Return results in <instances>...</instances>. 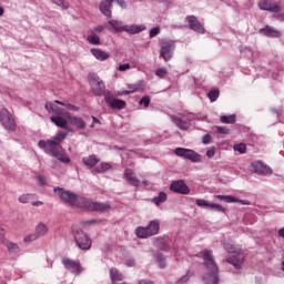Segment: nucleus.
Listing matches in <instances>:
<instances>
[{"instance_id":"nucleus-59","label":"nucleus","mask_w":284,"mask_h":284,"mask_svg":"<svg viewBox=\"0 0 284 284\" xmlns=\"http://www.w3.org/2000/svg\"><path fill=\"white\" fill-rule=\"evenodd\" d=\"M217 133L219 134H230V130L227 126H217Z\"/></svg>"},{"instance_id":"nucleus-38","label":"nucleus","mask_w":284,"mask_h":284,"mask_svg":"<svg viewBox=\"0 0 284 284\" xmlns=\"http://www.w3.org/2000/svg\"><path fill=\"white\" fill-rule=\"evenodd\" d=\"M197 207H203L204 210H212V202L203 200V199H197L195 201Z\"/></svg>"},{"instance_id":"nucleus-17","label":"nucleus","mask_w":284,"mask_h":284,"mask_svg":"<svg viewBox=\"0 0 284 284\" xmlns=\"http://www.w3.org/2000/svg\"><path fill=\"white\" fill-rule=\"evenodd\" d=\"M258 8H260V10H264L266 12H274L275 14L281 12V10H283L281 8V3L276 2V3L272 4V2H270V0L260 1Z\"/></svg>"},{"instance_id":"nucleus-6","label":"nucleus","mask_w":284,"mask_h":284,"mask_svg":"<svg viewBox=\"0 0 284 284\" xmlns=\"http://www.w3.org/2000/svg\"><path fill=\"white\" fill-rule=\"evenodd\" d=\"M161 230V223L159 220L150 221L146 227L139 226L135 230L138 239H150V236H156Z\"/></svg>"},{"instance_id":"nucleus-19","label":"nucleus","mask_w":284,"mask_h":284,"mask_svg":"<svg viewBox=\"0 0 284 284\" xmlns=\"http://www.w3.org/2000/svg\"><path fill=\"white\" fill-rule=\"evenodd\" d=\"M92 203H93L92 200L83 197L81 195H78V197L75 200V204L73 205V207H79L80 210H87V212H91L92 211Z\"/></svg>"},{"instance_id":"nucleus-13","label":"nucleus","mask_w":284,"mask_h":284,"mask_svg":"<svg viewBox=\"0 0 284 284\" xmlns=\"http://www.w3.org/2000/svg\"><path fill=\"white\" fill-rule=\"evenodd\" d=\"M104 101L111 110H125V108L128 105L125 100H121V99H116V98L112 99V92L106 93V98H104Z\"/></svg>"},{"instance_id":"nucleus-56","label":"nucleus","mask_w":284,"mask_h":284,"mask_svg":"<svg viewBox=\"0 0 284 284\" xmlns=\"http://www.w3.org/2000/svg\"><path fill=\"white\" fill-rule=\"evenodd\" d=\"M36 179H37L39 185H40L41 187H44V185H45V176H43V175H37Z\"/></svg>"},{"instance_id":"nucleus-48","label":"nucleus","mask_w":284,"mask_h":284,"mask_svg":"<svg viewBox=\"0 0 284 284\" xmlns=\"http://www.w3.org/2000/svg\"><path fill=\"white\" fill-rule=\"evenodd\" d=\"M140 105H143L144 108H150V95H144L139 101Z\"/></svg>"},{"instance_id":"nucleus-30","label":"nucleus","mask_w":284,"mask_h":284,"mask_svg":"<svg viewBox=\"0 0 284 284\" xmlns=\"http://www.w3.org/2000/svg\"><path fill=\"white\" fill-rule=\"evenodd\" d=\"M69 122L71 125H74L78 130H83L85 129V121L82 120V118L79 116H70Z\"/></svg>"},{"instance_id":"nucleus-10","label":"nucleus","mask_w":284,"mask_h":284,"mask_svg":"<svg viewBox=\"0 0 284 284\" xmlns=\"http://www.w3.org/2000/svg\"><path fill=\"white\" fill-rule=\"evenodd\" d=\"M174 154L181 156V159H187V161H192V163H201V154L192 149L176 148Z\"/></svg>"},{"instance_id":"nucleus-8","label":"nucleus","mask_w":284,"mask_h":284,"mask_svg":"<svg viewBox=\"0 0 284 284\" xmlns=\"http://www.w3.org/2000/svg\"><path fill=\"white\" fill-rule=\"evenodd\" d=\"M53 192L59 196L60 201L65 203V205L74 207V205L77 204V197L79 196V194L68 191L61 186H55L53 189Z\"/></svg>"},{"instance_id":"nucleus-51","label":"nucleus","mask_w":284,"mask_h":284,"mask_svg":"<svg viewBox=\"0 0 284 284\" xmlns=\"http://www.w3.org/2000/svg\"><path fill=\"white\" fill-rule=\"evenodd\" d=\"M271 112L277 116V119H281L283 116V106L276 109L271 108Z\"/></svg>"},{"instance_id":"nucleus-62","label":"nucleus","mask_w":284,"mask_h":284,"mask_svg":"<svg viewBox=\"0 0 284 284\" xmlns=\"http://www.w3.org/2000/svg\"><path fill=\"white\" fill-rule=\"evenodd\" d=\"M116 1L118 4L120 6V8H128V2H125V0H113Z\"/></svg>"},{"instance_id":"nucleus-3","label":"nucleus","mask_w":284,"mask_h":284,"mask_svg":"<svg viewBox=\"0 0 284 284\" xmlns=\"http://www.w3.org/2000/svg\"><path fill=\"white\" fill-rule=\"evenodd\" d=\"M89 85L91 91L95 94V97H104V99L110 94V90L105 89V82L100 79L99 74L94 72H90L88 74Z\"/></svg>"},{"instance_id":"nucleus-12","label":"nucleus","mask_w":284,"mask_h":284,"mask_svg":"<svg viewBox=\"0 0 284 284\" xmlns=\"http://www.w3.org/2000/svg\"><path fill=\"white\" fill-rule=\"evenodd\" d=\"M62 265L74 276H79L82 272L81 262L70 260L69 257L62 258Z\"/></svg>"},{"instance_id":"nucleus-29","label":"nucleus","mask_w":284,"mask_h":284,"mask_svg":"<svg viewBox=\"0 0 284 284\" xmlns=\"http://www.w3.org/2000/svg\"><path fill=\"white\" fill-rule=\"evenodd\" d=\"M110 278L113 283H116L118 281H123L125 276H123V273H121L116 267L110 268Z\"/></svg>"},{"instance_id":"nucleus-16","label":"nucleus","mask_w":284,"mask_h":284,"mask_svg":"<svg viewBox=\"0 0 284 284\" xmlns=\"http://www.w3.org/2000/svg\"><path fill=\"white\" fill-rule=\"evenodd\" d=\"M171 121L176 125V128H179V130H182L183 132H187V130L192 128V120L189 118L171 115Z\"/></svg>"},{"instance_id":"nucleus-33","label":"nucleus","mask_w":284,"mask_h":284,"mask_svg":"<svg viewBox=\"0 0 284 284\" xmlns=\"http://www.w3.org/2000/svg\"><path fill=\"white\" fill-rule=\"evenodd\" d=\"M154 256H155L156 263H159L161 270H165V267H168V262H166L165 255H163V253L156 252V253H154Z\"/></svg>"},{"instance_id":"nucleus-31","label":"nucleus","mask_w":284,"mask_h":284,"mask_svg":"<svg viewBox=\"0 0 284 284\" xmlns=\"http://www.w3.org/2000/svg\"><path fill=\"white\" fill-rule=\"evenodd\" d=\"M34 234L38 239H41V236H45V234H48V226L43 222L38 223L34 230Z\"/></svg>"},{"instance_id":"nucleus-14","label":"nucleus","mask_w":284,"mask_h":284,"mask_svg":"<svg viewBox=\"0 0 284 284\" xmlns=\"http://www.w3.org/2000/svg\"><path fill=\"white\" fill-rule=\"evenodd\" d=\"M170 191L175 194H190V186L183 180H175L170 184Z\"/></svg>"},{"instance_id":"nucleus-15","label":"nucleus","mask_w":284,"mask_h":284,"mask_svg":"<svg viewBox=\"0 0 284 284\" xmlns=\"http://www.w3.org/2000/svg\"><path fill=\"white\" fill-rule=\"evenodd\" d=\"M185 21H187L190 30H193V32H197V34H205V27L199 21V18L195 16H187L185 18Z\"/></svg>"},{"instance_id":"nucleus-26","label":"nucleus","mask_w":284,"mask_h":284,"mask_svg":"<svg viewBox=\"0 0 284 284\" xmlns=\"http://www.w3.org/2000/svg\"><path fill=\"white\" fill-rule=\"evenodd\" d=\"M110 204L103 202H92L91 212H108Z\"/></svg>"},{"instance_id":"nucleus-55","label":"nucleus","mask_w":284,"mask_h":284,"mask_svg":"<svg viewBox=\"0 0 284 284\" xmlns=\"http://www.w3.org/2000/svg\"><path fill=\"white\" fill-rule=\"evenodd\" d=\"M52 112H54V116H63V109L59 108V106H53Z\"/></svg>"},{"instance_id":"nucleus-34","label":"nucleus","mask_w":284,"mask_h":284,"mask_svg":"<svg viewBox=\"0 0 284 284\" xmlns=\"http://www.w3.org/2000/svg\"><path fill=\"white\" fill-rule=\"evenodd\" d=\"M67 136H68V133L63 131H59L57 134L52 136L51 141L58 143V145H61L62 141H65Z\"/></svg>"},{"instance_id":"nucleus-24","label":"nucleus","mask_w":284,"mask_h":284,"mask_svg":"<svg viewBox=\"0 0 284 284\" xmlns=\"http://www.w3.org/2000/svg\"><path fill=\"white\" fill-rule=\"evenodd\" d=\"M112 170V163L102 162L95 169L91 171L92 174H105V172Z\"/></svg>"},{"instance_id":"nucleus-35","label":"nucleus","mask_w":284,"mask_h":284,"mask_svg":"<svg viewBox=\"0 0 284 284\" xmlns=\"http://www.w3.org/2000/svg\"><path fill=\"white\" fill-rule=\"evenodd\" d=\"M221 123H226L229 125H234V123H236V115L232 114V115H222L220 118Z\"/></svg>"},{"instance_id":"nucleus-27","label":"nucleus","mask_w":284,"mask_h":284,"mask_svg":"<svg viewBox=\"0 0 284 284\" xmlns=\"http://www.w3.org/2000/svg\"><path fill=\"white\" fill-rule=\"evenodd\" d=\"M91 54H93L98 61H106V59H110V53L101 49H91Z\"/></svg>"},{"instance_id":"nucleus-2","label":"nucleus","mask_w":284,"mask_h":284,"mask_svg":"<svg viewBox=\"0 0 284 284\" xmlns=\"http://www.w3.org/2000/svg\"><path fill=\"white\" fill-rule=\"evenodd\" d=\"M38 148L43 150L48 154V156H53L61 163H70V158L65 155L63 152V146L53 140H40L38 142Z\"/></svg>"},{"instance_id":"nucleus-44","label":"nucleus","mask_w":284,"mask_h":284,"mask_svg":"<svg viewBox=\"0 0 284 284\" xmlns=\"http://www.w3.org/2000/svg\"><path fill=\"white\" fill-rule=\"evenodd\" d=\"M233 150L240 154H245L247 152V145L245 143H239L233 146Z\"/></svg>"},{"instance_id":"nucleus-58","label":"nucleus","mask_w":284,"mask_h":284,"mask_svg":"<svg viewBox=\"0 0 284 284\" xmlns=\"http://www.w3.org/2000/svg\"><path fill=\"white\" fill-rule=\"evenodd\" d=\"M202 143H204V145H209V143H212V135L205 134L202 139Z\"/></svg>"},{"instance_id":"nucleus-42","label":"nucleus","mask_w":284,"mask_h":284,"mask_svg":"<svg viewBox=\"0 0 284 284\" xmlns=\"http://www.w3.org/2000/svg\"><path fill=\"white\" fill-rule=\"evenodd\" d=\"M192 276H194V273L187 271L185 275H183L175 282V284H185L190 281V278H192Z\"/></svg>"},{"instance_id":"nucleus-37","label":"nucleus","mask_w":284,"mask_h":284,"mask_svg":"<svg viewBox=\"0 0 284 284\" xmlns=\"http://www.w3.org/2000/svg\"><path fill=\"white\" fill-rule=\"evenodd\" d=\"M109 26L115 30V32H123V24L119 20H109L108 21Z\"/></svg>"},{"instance_id":"nucleus-25","label":"nucleus","mask_w":284,"mask_h":284,"mask_svg":"<svg viewBox=\"0 0 284 284\" xmlns=\"http://www.w3.org/2000/svg\"><path fill=\"white\" fill-rule=\"evenodd\" d=\"M101 162L97 155L92 154L82 159V163L87 165V168H97V165Z\"/></svg>"},{"instance_id":"nucleus-1","label":"nucleus","mask_w":284,"mask_h":284,"mask_svg":"<svg viewBox=\"0 0 284 284\" xmlns=\"http://www.w3.org/2000/svg\"><path fill=\"white\" fill-rule=\"evenodd\" d=\"M200 256L203 260V265L206 267L207 273L203 275L202 281L204 284H219L221 283V276L219 275V264L214 260V253L212 250H203L200 252Z\"/></svg>"},{"instance_id":"nucleus-39","label":"nucleus","mask_w":284,"mask_h":284,"mask_svg":"<svg viewBox=\"0 0 284 284\" xmlns=\"http://www.w3.org/2000/svg\"><path fill=\"white\" fill-rule=\"evenodd\" d=\"M215 199H219V201H223L224 203H236V201H239V199L232 195H215Z\"/></svg>"},{"instance_id":"nucleus-60","label":"nucleus","mask_w":284,"mask_h":284,"mask_svg":"<svg viewBox=\"0 0 284 284\" xmlns=\"http://www.w3.org/2000/svg\"><path fill=\"white\" fill-rule=\"evenodd\" d=\"M125 265H126L128 267H136V260H134V258H129V260H126Z\"/></svg>"},{"instance_id":"nucleus-23","label":"nucleus","mask_w":284,"mask_h":284,"mask_svg":"<svg viewBox=\"0 0 284 284\" xmlns=\"http://www.w3.org/2000/svg\"><path fill=\"white\" fill-rule=\"evenodd\" d=\"M123 32H128V34H139L146 30L145 24H131V26H123Z\"/></svg>"},{"instance_id":"nucleus-57","label":"nucleus","mask_w":284,"mask_h":284,"mask_svg":"<svg viewBox=\"0 0 284 284\" xmlns=\"http://www.w3.org/2000/svg\"><path fill=\"white\" fill-rule=\"evenodd\" d=\"M119 72H125L130 70V63H123L118 67Z\"/></svg>"},{"instance_id":"nucleus-43","label":"nucleus","mask_w":284,"mask_h":284,"mask_svg":"<svg viewBox=\"0 0 284 284\" xmlns=\"http://www.w3.org/2000/svg\"><path fill=\"white\" fill-rule=\"evenodd\" d=\"M210 210H214L215 212H222V214H227V209H225L223 205L216 204L214 202H212Z\"/></svg>"},{"instance_id":"nucleus-5","label":"nucleus","mask_w":284,"mask_h":284,"mask_svg":"<svg viewBox=\"0 0 284 284\" xmlns=\"http://www.w3.org/2000/svg\"><path fill=\"white\" fill-rule=\"evenodd\" d=\"M224 247L229 254H233L226 258V263L233 265L235 270H241L243 263H245V255H243V253H241V250L232 244H225Z\"/></svg>"},{"instance_id":"nucleus-46","label":"nucleus","mask_w":284,"mask_h":284,"mask_svg":"<svg viewBox=\"0 0 284 284\" xmlns=\"http://www.w3.org/2000/svg\"><path fill=\"white\" fill-rule=\"evenodd\" d=\"M155 77H159V79H165L168 77V69L160 68L155 71Z\"/></svg>"},{"instance_id":"nucleus-21","label":"nucleus","mask_w":284,"mask_h":284,"mask_svg":"<svg viewBox=\"0 0 284 284\" xmlns=\"http://www.w3.org/2000/svg\"><path fill=\"white\" fill-rule=\"evenodd\" d=\"M258 33L263 34L264 37H268L270 39H280L281 37V31L275 30L270 26H266L265 28L260 29Z\"/></svg>"},{"instance_id":"nucleus-18","label":"nucleus","mask_w":284,"mask_h":284,"mask_svg":"<svg viewBox=\"0 0 284 284\" xmlns=\"http://www.w3.org/2000/svg\"><path fill=\"white\" fill-rule=\"evenodd\" d=\"M112 3H114V0H102L99 4L101 14L106 19H112Z\"/></svg>"},{"instance_id":"nucleus-63","label":"nucleus","mask_w":284,"mask_h":284,"mask_svg":"<svg viewBox=\"0 0 284 284\" xmlns=\"http://www.w3.org/2000/svg\"><path fill=\"white\" fill-rule=\"evenodd\" d=\"M138 284H154V281H152V280H139Z\"/></svg>"},{"instance_id":"nucleus-40","label":"nucleus","mask_w":284,"mask_h":284,"mask_svg":"<svg viewBox=\"0 0 284 284\" xmlns=\"http://www.w3.org/2000/svg\"><path fill=\"white\" fill-rule=\"evenodd\" d=\"M207 97H209L211 103H214V101H216L219 99V97H221V91H219V89H213V90L209 91Z\"/></svg>"},{"instance_id":"nucleus-7","label":"nucleus","mask_w":284,"mask_h":284,"mask_svg":"<svg viewBox=\"0 0 284 284\" xmlns=\"http://www.w3.org/2000/svg\"><path fill=\"white\" fill-rule=\"evenodd\" d=\"M0 123L8 132H17V120L7 108L0 109Z\"/></svg>"},{"instance_id":"nucleus-54","label":"nucleus","mask_w":284,"mask_h":284,"mask_svg":"<svg viewBox=\"0 0 284 284\" xmlns=\"http://www.w3.org/2000/svg\"><path fill=\"white\" fill-rule=\"evenodd\" d=\"M214 154H216V148L212 146L206 151L207 159H214Z\"/></svg>"},{"instance_id":"nucleus-4","label":"nucleus","mask_w":284,"mask_h":284,"mask_svg":"<svg viewBox=\"0 0 284 284\" xmlns=\"http://www.w3.org/2000/svg\"><path fill=\"white\" fill-rule=\"evenodd\" d=\"M72 235L79 250L88 252L92 247V237L78 226L71 227Z\"/></svg>"},{"instance_id":"nucleus-49","label":"nucleus","mask_w":284,"mask_h":284,"mask_svg":"<svg viewBox=\"0 0 284 284\" xmlns=\"http://www.w3.org/2000/svg\"><path fill=\"white\" fill-rule=\"evenodd\" d=\"M159 250H161L162 252H170V244H168V242L165 241H161L158 245Z\"/></svg>"},{"instance_id":"nucleus-64","label":"nucleus","mask_w":284,"mask_h":284,"mask_svg":"<svg viewBox=\"0 0 284 284\" xmlns=\"http://www.w3.org/2000/svg\"><path fill=\"white\" fill-rule=\"evenodd\" d=\"M235 203H240L241 205H250V201L247 200H239Z\"/></svg>"},{"instance_id":"nucleus-9","label":"nucleus","mask_w":284,"mask_h":284,"mask_svg":"<svg viewBox=\"0 0 284 284\" xmlns=\"http://www.w3.org/2000/svg\"><path fill=\"white\" fill-rule=\"evenodd\" d=\"M174 50H176V43L172 40L162 41L160 49V57L163 58V61H172L174 57Z\"/></svg>"},{"instance_id":"nucleus-47","label":"nucleus","mask_w":284,"mask_h":284,"mask_svg":"<svg viewBox=\"0 0 284 284\" xmlns=\"http://www.w3.org/2000/svg\"><path fill=\"white\" fill-rule=\"evenodd\" d=\"M31 199H32V194L27 193V194H22V195L18 199V201H19V203H30Z\"/></svg>"},{"instance_id":"nucleus-22","label":"nucleus","mask_w":284,"mask_h":284,"mask_svg":"<svg viewBox=\"0 0 284 284\" xmlns=\"http://www.w3.org/2000/svg\"><path fill=\"white\" fill-rule=\"evenodd\" d=\"M124 179L130 185H133V187H139V185H141V180L134 176V171L132 169H125Z\"/></svg>"},{"instance_id":"nucleus-45","label":"nucleus","mask_w":284,"mask_h":284,"mask_svg":"<svg viewBox=\"0 0 284 284\" xmlns=\"http://www.w3.org/2000/svg\"><path fill=\"white\" fill-rule=\"evenodd\" d=\"M52 3L59 6L62 10H68V8H70V3L65 2V0H52Z\"/></svg>"},{"instance_id":"nucleus-28","label":"nucleus","mask_w":284,"mask_h":284,"mask_svg":"<svg viewBox=\"0 0 284 284\" xmlns=\"http://www.w3.org/2000/svg\"><path fill=\"white\" fill-rule=\"evenodd\" d=\"M2 245H6L9 254H19L21 252L19 244L11 242L10 240H7Z\"/></svg>"},{"instance_id":"nucleus-50","label":"nucleus","mask_w":284,"mask_h":284,"mask_svg":"<svg viewBox=\"0 0 284 284\" xmlns=\"http://www.w3.org/2000/svg\"><path fill=\"white\" fill-rule=\"evenodd\" d=\"M158 34H161V28L160 27H155L153 29L150 30V39H154V37H158Z\"/></svg>"},{"instance_id":"nucleus-11","label":"nucleus","mask_w":284,"mask_h":284,"mask_svg":"<svg viewBox=\"0 0 284 284\" xmlns=\"http://www.w3.org/2000/svg\"><path fill=\"white\" fill-rule=\"evenodd\" d=\"M251 168L252 172H255V174H258L260 176H272L273 174L272 168L262 161L253 162Z\"/></svg>"},{"instance_id":"nucleus-41","label":"nucleus","mask_w":284,"mask_h":284,"mask_svg":"<svg viewBox=\"0 0 284 284\" xmlns=\"http://www.w3.org/2000/svg\"><path fill=\"white\" fill-rule=\"evenodd\" d=\"M87 41L91 43V45H101V38L97 34L88 36Z\"/></svg>"},{"instance_id":"nucleus-52","label":"nucleus","mask_w":284,"mask_h":284,"mask_svg":"<svg viewBox=\"0 0 284 284\" xmlns=\"http://www.w3.org/2000/svg\"><path fill=\"white\" fill-rule=\"evenodd\" d=\"M39 239L34 233H31L27 236H24L23 242L24 243H32V241H37Z\"/></svg>"},{"instance_id":"nucleus-32","label":"nucleus","mask_w":284,"mask_h":284,"mask_svg":"<svg viewBox=\"0 0 284 284\" xmlns=\"http://www.w3.org/2000/svg\"><path fill=\"white\" fill-rule=\"evenodd\" d=\"M129 94H134V92H139V90H143V80L138 81L135 84H126Z\"/></svg>"},{"instance_id":"nucleus-20","label":"nucleus","mask_w":284,"mask_h":284,"mask_svg":"<svg viewBox=\"0 0 284 284\" xmlns=\"http://www.w3.org/2000/svg\"><path fill=\"white\" fill-rule=\"evenodd\" d=\"M51 123L57 125V128H62V130H67L68 132H72L70 126H68V120L63 118V115H51L50 116Z\"/></svg>"},{"instance_id":"nucleus-61","label":"nucleus","mask_w":284,"mask_h":284,"mask_svg":"<svg viewBox=\"0 0 284 284\" xmlns=\"http://www.w3.org/2000/svg\"><path fill=\"white\" fill-rule=\"evenodd\" d=\"M54 104L52 103V102H47L45 104H44V108H45V110L48 111V112H52V110L54 109Z\"/></svg>"},{"instance_id":"nucleus-53","label":"nucleus","mask_w":284,"mask_h":284,"mask_svg":"<svg viewBox=\"0 0 284 284\" xmlns=\"http://www.w3.org/2000/svg\"><path fill=\"white\" fill-rule=\"evenodd\" d=\"M6 241V229L0 225V245H3Z\"/></svg>"},{"instance_id":"nucleus-36","label":"nucleus","mask_w":284,"mask_h":284,"mask_svg":"<svg viewBox=\"0 0 284 284\" xmlns=\"http://www.w3.org/2000/svg\"><path fill=\"white\" fill-rule=\"evenodd\" d=\"M165 201H168V194L165 192H160L158 196L152 199V203H154V205L165 203Z\"/></svg>"}]
</instances>
